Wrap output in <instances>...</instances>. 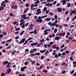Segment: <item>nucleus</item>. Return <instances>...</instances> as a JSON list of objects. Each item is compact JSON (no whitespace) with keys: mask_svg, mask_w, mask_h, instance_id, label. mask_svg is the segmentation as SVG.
Returning <instances> with one entry per match:
<instances>
[{"mask_svg":"<svg viewBox=\"0 0 76 76\" xmlns=\"http://www.w3.org/2000/svg\"><path fill=\"white\" fill-rule=\"evenodd\" d=\"M28 40H26L25 41V42L23 44V45H26L28 43Z\"/></svg>","mask_w":76,"mask_h":76,"instance_id":"nucleus-22","label":"nucleus"},{"mask_svg":"<svg viewBox=\"0 0 76 76\" xmlns=\"http://www.w3.org/2000/svg\"><path fill=\"white\" fill-rule=\"evenodd\" d=\"M41 44H42V43L41 42L39 44L37 45V47H38L40 46H41Z\"/></svg>","mask_w":76,"mask_h":76,"instance_id":"nucleus-19","label":"nucleus"},{"mask_svg":"<svg viewBox=\"0 0 76 76\" xmlns=\"http://www.w3.org/2000/svg\"><path fill=\"white\" fill-rule=\"evenodd\" d=\"M52 48H53L54 49H55L56 48V45H53L52 46Z\"/></svg>","mask_w":76,"mask_h":76,"instance_id":"nucleus-23","label":"nucleus"},{"mask_svg":"<svg viewBox=\"0 0 76 76\" xmlns=\"http://www.w3.org/2000/svg\"><path fill=\"white\" fill-rule=\"evenodd\" d=\"M24 23V21H23L22 22L20 23V26H22V24H23V23Z\"/></svg>","mask_w":76,"mask_h":76,"instance_id":"nucleus-47","label":"nucleus"},{"mask_svg":"<svg viewBox=\"0 0 76 76\" xmlns=\"http://www.w3.org/2000/svg\"><path fill=\"white\" fill-rule=\"evenodd\" d=\"M31 64H34L35 63V61H32L31 62Z\"/></svg>","mask_w":76,"mask_h":76,"instance_id":"nucleus-35","label":"nucleus"},{"mask_svg":"<svg viewBox=\"0 0 76 76\" xmlns=\"http://www.w3.org/2000/svg\"><path fill=\"white\" fill-rule=\"evenodd\" d=\"M26 7H28L29 6V4L28 3H26Z\"/></svg>","mask_w":76,"mask_h":76,"instance_id":"nucleus-46","label":"nucleus"},{"mask_svg":"<svg viewBox=\"0 0 76 76\" xmlns=\"http://www.w3.org/2000/svg\"><path fill=\"white\" fill-rule=\"evenodd\" d=\"M49 44L50 45H53V42H50Z\"/></svg>","mask_w":76,"mask_h":76,"instance_id":"nucleus-56","label":"nucleus"},{"mask_svg":"<svg viewBox=\"0 0 76 76\" xmlns=\"http://www.w3.org/2000/svg\"><path fill=\"white\" fill-rule=\"evenodd\" d=\"M43 19V18H44V16H39L38 19L36 20V22H37V23H38V22H39V23H42V19Z\"/></svg>","mask_w":76,"mask_h":76,"instance_id":"nucleus-1","label":"nucleus"},{"mask_svg":"<svg viewBox=\"0 0 76 76\" xmlns=\"http://www.w3.org/2000/svg\"><path fill=\"white\" fill-rule=\"evenodd\" d=\"M10 16H13V14L11 12H10Z\"/></svg>","mask_w":76,"mask_h":76,"instance_id":"nucleus-44","label":"nucleus"},{"mask_svg":"<svg viewBox=\"0 0 76 76\" xmlns=\"http://www.w3.org/2000/svg\"><path fill=\"white\" fill-rule=\"evenodd\" d=\"M52 23H51V22H49V23H48V24L49 25H50V26H52Z\"/></svg>","mask_w":76,"mask_h":76,"instance_id":"nucleus-29","label":"nucleus"},{"mask_svg":"<svg viewBox=\"0 0 76 76\" xmlns=\"http://www.w3.org/2000/svg\"><path fill=\"white\" fill-rule=\"evenodd\" d=\"M28 61H26L25 63V65H27V64H28Z\"/></svg>","mask_w":76,"mask_h":76,"instance_id":"nucleus-62","label":"nucleus"},{"mask_svg":"<svg viewBox=\"0 0 76 76\" xmlns=\"http://www.w3.org/2000/svg\"><path fill=\"white\" fill-rule=\"evenodd\" d=\"M37 56H39V55H40V53H37L34 54L33 53L30 54V55L31 56H32V57H34V56H37Z\"/></svg>","mask_w":76,"mask_h":76,"instance_id":"nucleus-4","label":"nucleus"},{"mask_svg":"<svg viewBox=\"0 0 76 76\" xmlns=\"http://www.w3.org/2000/svg\"><path fill=\"white\" fill-rule=\"evenodd\" d=\"M56 50H59V47L57 46V47H56Z\"/></svg>","mask_w":76,"mask_h":76,"instance_id":"nucleus-50","label":"nucleus"},{"mask_svg":"<svg viewBox=\"0 0 76 76\" xmlns=\"http://www.w3.org/2000/svg\"><path fill=\"white\" fill-rule=\"evenodd\" d=\"M58 56H59V57H61V53H58Z\"/></svg>","mask_w":76,"mask_h":76,"instance_id":"nucleus-42","label":"nucleus"},{"mask_svg":"<svg viewBox=\"0 0 76 76\" xmlns=\"http://www.w3.org/2000/svg\"><path fill=\"white\" fill-rule=\"evenodd\" d=\"M66 73V70H64L62 71L61 72L62 74H64Z\"/></svg>","mask_w":76,"mask_h":76,"instance_id":"nucleus-36","label":"nucleus"},{"mask_svg":"<svg viewBox=\"0 0 76 76\" xmlns=\"http://www.w3.org/2000/svg\"><path fill=\"white\" fill-rule=\"evenodd\" d=\"M62 56H65L66 55V53L64 52L62 53Z\"/></svg>","mask_w":76,"mask_h":76,"instance_id":"nucleus-60","label":"nucleus"},{"mask_svg":"<svg viewBox=\"0 0 76 76\" xmlns=\"http://www.w3.org/2000/svg\"><path fill=\"white\" fill-rule=\"evenodd\" d=\"M26 40V38H23L20 42H18V44H22V43H24Z\"/></svg>","mask_w":76,"mask_h":76,"instance_id":"nucleus-5","label":"nucleus"},{"mask_svg":"<svg viewBox=\"0 0 76 76\" xmlns=\"http://www.w3.org/2000/svg\"><path fill=\"white\" fill-rule=\"evenodd\" d=\"M32 39V37H30L27 40L30 41V40H31V39Z\"/></svg>","mask_w":76,"mask_h":76,"instance_id":"nucleus-49","label":"nucleus"},{"mask_svg":"<svg viewBox=\"0 0 76 76\" xmlns=\"http://www.w3.org/2000/svg\"><path fill=\"white\" fill-rule=\"evenodd\" d=\"M11 72H12V69H11L10 68H9L7 69V73H10Z\"/></svg>","mask_w":76,"mask_h":76,"instance_id":"nucleus-12","label":"nucleus"},{"mask_svg":"<svg viewBox=\"0 0 76 76\" xmlns=\"http://www.w3.org/2000/svg\"><path fill=\"white\" fill-rule=\"evenodd\" d=\"M34 34H37V30L36 29H34Z\"/></svg>","mask_w":76,"mask_h":76,"instance_id":"nucleus-21","label":"nucleus"},{"mask_svg":"<svg viewBox=\"0 0 76 76\" xmlns=\"http://www.w3.org/2000/svg\"><path fill=\"white\" fill-rule=\"evenodd\" d=\"M49 14V15H50V16H52L54 15V14H53V13L51 12H50Z\"/></svg>","mask_w":76,"mask_h":76,"instance_id":"nucleus-25","label":"nucleus"},{"mask_svg":"<svg viewBox=\"0 0 76 76\" xmlns=\"http://www.w3.org/2000/svg\"><path fill=\"white\" fill-rule=\"evenodd\" d=\"M15 31H19V30H20V28H16L15 29Z\"/></svg>","mask_w":76,"mask_h":76,"instance_id":"nucleus-41","label":"nucleus"},{"mask_svg":"<svg viewBox=\"0 0 76 76\" xmlns=\"http://www.w3.org/2000/svg\"><path fill=\"white\" fill-rule=\"evenodd\" d=\"M66 0H63L62 4H63V5H65V4H66Z\"/></svg>","mask_w":76,"mask_h":76,"instance_id":"nucleus-15","label":"nucleus"},{"mask_svg":"<svg viewBox=\"0 0 76 76\" xmlns=\"http://www.w3.org/2000/svg\"><path fill=\"white\" fill-rule=\"evenodd\" d=\"M8 63H9V62L7 61H6L3 62V65H6V64H8Z\"/></svg>","mask_w":76,"mask_h":76,"instance_id":"nucleus-8","label":"nucleus"},{"mask_svg":"<svg viewBox=\"0 0 76 76\" xmlns=\"http://www.w3.org/2000/svg\"><path fill=\"white\" fill-rule=\"evenodd\" d=\"M28 10V8H27L24 11V12L23 13V14H24V13H25L26 12H27Z\"/></svg>","mask_w":76,"mask_h":76,"instance_id":"nucleus-14","label":"nucleus"},{"mask_svg":"<svg viewBox=\"0 0 76 76\" xmlns=\"http://www.w3.org/2000/svg\"><path fill=\"white\" fill-rule=\"evenodd\" d=\"M74 72H75V71L73 69L72 70V71L70 73L71 74H73V73H74Z\"/></svg>","mask_w":76,"mask_h":76,"instance_id":"nucleus-54","label":"nucleus"},{"mask_svg":"<svg viewBox=\"0 0 76 76\" xmlns=\"http://www.w3.org/2000/svg\"><path fill=\"white\" fill-rule=\"evenodd\" d=\"M56 25V23H53L52 24V26H55Z\"/></svg>","mask_w":76,"mask_h":76,"instance_id":"nucleus-31","label":"nucleus"},{"mask_svg":"<svg viewBox=\"0 0 76 76\" xmlns=\"http://www.w3.org/2000/svg\"><path fill=\"white\" fill-rule=\"evenodd\" d=\"M10 47H11V45H9L8 47L6 48V50H7V49H9V48H11Z\"/></svg>","mask_w":76,"mask_h":76,"instance_id":"nucleus-26","label":"nucleus"},{"mask_svg":"<svg viewBox=\"0 0 76 76\" xmlns=\"http://www.w3.org/2000/svg\"><path fill=\"white\" fill-rule=\"evenodd\" d=\"M43 11H47V7H45L43 9Z\"/></svg>","mask_w":76,"mask_h":76,"instance_id":"nucleus-33","label":"nucleus"},{"mask_svg":"<svg viewBox=\"0 0 76 76\" xmlns=\"http://www.w3.org/2000/svg\"><path fill=\"white\" fill-rule=\"evenodd\" d=\"M11 67L10 66V65H8L7 64V68H10Z\"/></svg>","mask_w":76,"mask_h":76,"instance_id":"nucleus-43","label":"nucleus"},{"mask_svg":"<svg viewBox=\"0 0 76 76\" xmlns=\"http://www.w3.org/2000/svg\"><path fill=\"white\" fill-rule=\"evenodd\" d=\"M66 4L67 5V7H70V6L71 5L70 4V3H67Z\"/></svg>","mask_w":76,"mask_h":76,"instance_id":"nucleus-13","label":"nucleus"},{"mask_svg":"<svg viewBox=\"0 0 76 76\" xmlns=\"http://www.w3.org/2000/svg\"><path fill=\"white\" fill-rule=\"evenodd\" d=\"M24 70H25V69L23 68V67L21 68V69H20V71H21V72H23V71H24Z\"/></svg>","mask_w":76,"mask_h":76,"instance_id":"nucleus-27","label":"nucleus"},{"mask_svg":"<svg viewBox=\"0 0 76 76\" xmlns=\"http://www.w3.org/2000/svg\"><path fill=\"white\" fill-rule=\"evenodd\" d=\"M66 33L65 32H64L63 33H61L59 34V33H58L56 34V36H58L59 35V37H64V36L65 35Z\"/></svg>","mask_w":76,"mask_h":76,"instance_id":"nucleus-2","label":"nucleus"},{"mask_svg":"<svg viewBox=\"0 0 76 76\" xmlns=\"http://www.w3.org/2000/svg\"><path fill=\"white\" fill-rule=\"evenodd\" d=\"M56 54V53H53V56H55V58H58V55Z\"/></svg>","mask_w":76,"mask_h":76,"instance_id":"nucleus-7","label":"nucleus"},{"mask_svg":"<svg viewBox=\"0 0 76 76\" xmlns=\"http://www.w3.org/2000/svg\"><path fill=\"white\" fill-rule=\"evenodd\" d=\"M65 53H66V54H68V53H69V50L66 51Z\"/></svg>","mask_w":76,"mask_h":76,"instance_id":"nucleus-52","label":"nucleus"},{"mask_svg":"<svg viewBox=\"0 0 76 76\" xmlns=\"http://www.w3.org/2000/svg\"><path fill=\"white\" fill-rule=\"evenodd\" d=\"M2 33L4 35H6L7 34V32L6 31H3Z\"/></svg>","mask_w":76,"mask_h":76,"instance_id":"nucleus-16","label":"nucleus"},{"mask_svg":"<svg viewBox=\"0 0 76 76\" xmlns=\"http://www.w3.org/2000/svg\"><path fill=\"white\" fill-rule=\"evenodd\" d=\"M50 18H47L45 20L46 21H50Z\"/></svg>","mask_w":76,"mask_h":76,"instance_id":"nucleus-20","label":"nucleus"},{"mask_svg":"<svg viewBox=\"0 0 76 76\" xmlns=\"http://www.w3.org/2000/svg\"><path fill=\"white\" fill-rule=\"evenodd\" d=\"M24 32H25V31H22L20 34V35H23V34Z\"/></svg>","mask_w":76,"mask_h":76,"instance_id":"nucleus-17","label":"nucleus"},{"mask_svg":"<svg viewBox=\"0 0 76 76\" xmlns=\"http://www.w3.org/2000/svg\"><path fill=\"white\" fill-rule=\"evenodd\" d=\"M57 11L58 12H61V11H62V8L61 7L58 8Z\"/></svg>","mask_w":76,"mask_h":76,"instance_id":"nucleus-9","label":"nucleus"},{"mask_svg":"<svg viewBox=\"0 0 76 76\" xmlns=\"http://www.w3.org/2000/svg\"><path fill=\"white\" fill-rule=\"evenodd\" d=\"M41 13V11H40L39 12H37L36 13V15H38V14H39V13Z\"/></svg>","mask_w":76,"mask_h":76,"instance_id":"nucleus-28","label":"nucleus"},{"mask_svg":"<svg viewBox=\"0 0 76 76\" xmlns=\"http://www.w3.org/2000/svg\"><path fill=\"white\" fill-rule=\"evenodd\" d=\"M68 24H64V26H66V27H67V26H68Z\"/></svg>","mask_w":76,"mask_h":76,"instance_id":"nucleus-37","label":"nucleus"},{"mask_svg":"<svg viewBox=\"0 0 76 76\" xmlns=\"http://www.w3.org/2000/svg\"><path fill=\"white\" fill-rule=\"evenodd\" d=\"M44 58V56H43L41 57L40 59L41 60H43Z\"/></svg>","mask_w":76,"mask_h":76,"instance_id":"nucleus-39","label":"nucleus"},{"mask_svg":"<svg viewBox=\"0 0 76 76\" xmlns=\"http://www.w3.org/2000/svg\"><path fill=\"white\" fill-rule=\"evenodd\" d=\"M40 42H44V39H43L42 40H40Z\"/></svg>","mask_w":76,"mask_h":76,"instance_id":"nucleus-38","label":"nucleus"},{"mask_svg":"<svg viewBox=\"0 0 76 76\" xmlns=\"http://www.w3.org/2000/svg\"><path fill=\"white\" fill-rule=\"evenodd\" d=\"M54 33H56L57 32V28H56L55 29H54Z\"/></svg>","mask_w":76,"mask_h":76,"instance_id":"nucleus-30","label":"nucleus"},{"mask_svg":"<svg viewBox=\"0 0 76 76\" xmlns=\"http://www.w3.org/2000/svg\"><path fill=\"white\" fill-rule=\"evenodd\" d=\"M2 37H3V35L0 34V38H2Z\"/></svg>","mask_w":76,"mask_h":76,"instance_id":"nucleus-58","label":"nucleus"},{"mask_svg":"<svg viewBox=\"0 0 76 76\" xmlns=\"http://www.w3.org/2000/svg\"><path fill=\"white\" fill-rule=\"evenodd\" d=\"M39 51H40V53H41L42 54V53H45V52H46V50H40Z\"/></svg>","mask_w":76,"mask_h":76,"instance_id":"nucleus-10","label":"nucleus"},{"mask_svg":"<svg viewBox=\"0 0 76 76\" xmlns=\"http://www.w3.org/2000/svg\"><path fill=\"white\" fill-rule=\"evenodd\" d=\"M75 19H76V15L73 18L71 22H73V20H75Z\"/></svg>","mask_w":76,"mask_h":76,"instance_id":"nucleus-34","label":"nucleus"},{"mask_svg":"<svg viewBox=\"0 0 76 76\" xmlns=\"http://www.w3.org/2000/svg\"><path fill=\"white\" fill-rule=\"evenodd\" d=\"M43 72H45V73H47V72H48V71H47V70L45 69L43 70Z\"/></svg>","mask_w":76,"mask_h":76,"instance_id":"nucleus-53","label":"nucleus"},{"mask_svg":"<svg viewBox=\"0 0 76 76\" xmlns=\"http://www.w3.org/2000/svg\"><path fill=\"white\" fill-rule=\"evenodd\" d=\"M25 52H28L29 51V50L28 49H26L25 50Z\"/></svg>","mask_w":76,"mask_h":76,"instance_id":"nucleus-59","label":"nucleus"},{"mask_svg":"<svg viewBox=\"0 0 76 76\" xmlns=\"http://www.w3.org/2000/svg\"><path fill=\"white\" fill-rule=\"evenodd\" d=\"M21 16H21V18H23L24 20L28 19H29V18H30V17H26V14H23V15H21Z\"/></svg>","mask_w":76,"mask_h":76,"instance_id":"nucleus-3","label":"nucleus"},{"mask_svg":"<svg viewBox=\"0 0 76 76\" xmlns=\"http://www.w3.org/2000/svg\"><path fill=\"white\" fill-rule=\"evenodd\" d=\"M57 15H55V19H57Z\"/></svg>","mask_w":76,"mask_h":76,"instance_id":"nucleus-63","label":"nucleus"},{"mask_svg":"<svg viewBox=\"0 0 76 76\" xmlns=\"http://www.w3.org/2000/svg\"><path fill=\"white\" fill-rule=\"evenodd\" d=\"M72 58H73V57L72 56H71L69 58L70 59V60H71V61H74V59H72Z\"/></svg>","mask_w":76,"mask_h":76,"instance_id":"nucleus-32","label":"nucleus"},{"mask_svg":"<svg viewBox=\"0 0 76 76\" xmlns=\"http://www.w3.org/2000/svg\"><path fill=\"white\" fill-rule=\"evenodd\" d=\"M60 37H59L56 36L55 37V40H59L60 39Z\"/></svg>","mask_w":76,"mask_h":76,"instance_id":"nucleus-11","label":"nucleus"},{"mask_svg":"<svg viewBox=\"0 0 76 76\" xmlns=\"http://www.w3.org/2000/svg\"><path fill=\"white\" fill-rule=\"evenodd\" d=\"M4 3H5V2H4V1H2L1 3V6H3V5H4Z\"/></svg>","mask_w":76,"mask_h":76,"instance_id":"nucleus-24","label":"nucleus"},{"mask_svg":"<svg viewBox=\"0 0 76 76\" xmlns=\"http://www.w3.org/2000/svg\"><path fill=\"white\" fill-rule=\"evenodd\" d=\"M64 50V48H62L61 50H60V51H61V52H63V51Z\"/></svg>","mask_w":76,"mask_h":76,"instance_id":"nucleus-61","label":"nucleus"},{"mask_svg":"<svg viewBox=\"0 0 76 76\" xmlns=\"http://www.w3.org/2000/svg\"><path fill=\"white\" fill-rule=\"evenodd\" d=\"M61 65V66H63V65H64V66H65V65H66V62L62 63Z\"/></svg>","mask_w":76,"mask_h":76,"instance_id":"nucleus-55","label":"nucleus"},{"mask_svg":"<svg viewBox=\"0 0 76 76\" xmlns=\"http://www.w3.org/2000/svg\"><path fill=\"white\" fill-rule=\"evenodd\" d=\"M49 52V51H48V50H47V51L45 53V56H46L47 55V54Z\"/></svg>","mask_w":76,"mask_h":76,"instance_id":"nucleus-45","label":"nucleus"},{"mask_svg":"<svg viewBox=\"0 0 76 76\" xmlns=\"http://www.w3.org/2000/svg\"><path fill=\"white\" fill-rule=\"evenodd\" d=\"M65 14L67 15L68 13H69V11H66L65 12Z\"/></svg>","mask_w":76,"mask_h":76,"instance_id":"nucleus-57","label":"nucleus"},{"mask_svg":"<svg viewBox=\"0 0 76 76\" xmlns=\"http://www.w3.org/2000/svg\"><path fill=\"white\" fill-rule=\"evenodd\" d=\"M19 31H16L15 33V34L16 35H17L18 34H19Z\"/></svg>","mask_w":76,"mask_h":76,"instance_id":"nucleus-48","label":"nucleus"},{"mask_svg":"<svg viewBox=\"0 0 76 76\" xmlns=\"http://www.w3.org/2000/svg\"><path fill=\"white\" fill-rule=\"evenodd\" d=\"M53 6V4H50V3H49V4H48V7H50V6Z\"/></svg>","mask_w":76,"mask_h":76,"instance_id":"nucleus-40","label":"nucleus"},{"mask_svg":"<svg viewBox=\"0 0 76 76\" xmlns=\"http://www.w3.org/2000/svg\"><path fill=\"white\" fill-rule=\"evenodd\" d=\"M47 44H45L44 45V47L45 48H47Z\"/></svg>","mask_w":76,"mask_h":76,"instance_id":"nucleus-64","label":"nucleus"},{"mask_svg":"<svg viewBox=\"0 0 76 76\" xmlns=\"http://www.w3.org/2000/svg\"><path fill=\"white\" fill-rule=\"evenodd\" d=\"M76 12V10H73L72 12L71 11H70V13H71L70 14L71 16H72V14H75Z\"/></svg>","mask_w":76,"mask_h":76,"instance_id":"nucleus-6","label":"nucleus"},{"mask_svg":"<svg viewBox=\"0 0 76 76\" xmlns=\"http://www.w3.org/2000/svg\"><path fill=\"white\" fill-rule=\"evenodd\" d=\"M15 39H19V36H16L15 38Z\"/></svg>","mask_w":76,"mask_h":76,"instance_id":"nucleus-51","label":"nucleus"},{"mask_svg":"<svg viewBox=\"0 0 76 76\" xmlns=\"http://www.w3.org/2000/svg\"><path fill=\"white\" fill-rule=\"evenodd\" d=\"M4 9V7H3L0 6V11H1L2 10H3Z\"/></svg>","mask_w":76,"mask_h":76,"instance_id":"nucleus-18","label":"nucleus"}]
</instances>
